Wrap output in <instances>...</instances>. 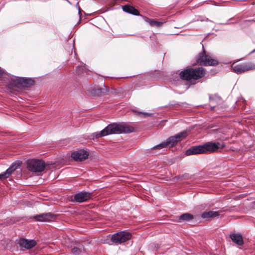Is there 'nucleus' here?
I'll use <instances>...</instances> for the list:
<instances>
[{
    "label": "nucleus",
    "instance_id": "nucleus-1",
    "mask_svg": "<svg viewBox=\"0 0 255 255\" xmlns=\"http://www.w3.org/2000/svg\"><path fill=\"white\" fill-rule=\"evenodd\" d=\"M134 131V128L126 124H113L108 125L100 132L93 134V137L98 138L110 134L129 133Z\"/></svg>",
    "mask_w": 255,
    "mask_h": 255
},
{
    "label": "nucleus",
    "instance_id": "nucleus-2",
    "mask_svg": "<svg viewBox=\"0 0 255 255\" xmlns=\"http://www.w3.org/2000/svg\"><path fill=\"white\" fill-rule=\"evenodd\" d=\"M221 143L208 142L202 145L194 146L186 151V155H191L198 154H205L217 152L220 148Z\"/></svg>",
    "mask_w": 255,
    "mask_h": 255
},
{
    "label": "nucleus",
    "instance_id": "nucleus-3",
    "mask_svg": "<svg viewBox=\"0 0 255 255\" xmlns=\"http://www.w3.org/2000/svg\"><path fill=\"white\" fill-rule=\"evenodd\" d=\"M205 75L204 69L202 67H199L196 69L187 68L180 73L181 79L187 81L191 80H197Z\"/></svg>",
    "mask_w": 255,
    "mask_h": 255
},
{
    "label": "nucleus",
    "instance_id": "nucleus-4",
    "mask_svg": "<svg viewBox=\"0 0 255 255\" xmlns=\"http://www.w3.org/2000/svg\"><path fill=\"white\" fill-rule=\"evenodd\" d=\"M34 84V81L30 78L13 76L8 81V85L20 89H25Z\"/></svg>",
    "mask_w": 255,
    "mask_h": 255
},
{
    "label": "nucleus",
    "instance_id": "nucleus-5",
    "mask_svg": "<svg viewBox=\"0 0 255 255\" xmlns=\"http://www.w3.org/2000/svg\"><path fill=\"white\" fill-rule=\"evenodd\" d=\"M188 135L187 131L181 132L175 136H171L168 139L162 143L153 147L154 149H160L167 146L173 147L178 142L184 139Z\"/></svg>",
    "mask_w": 255,
    "mask_h": 255
},
{
    "label": "nucleus",
    "instance_id": "nucleus-6",
    "mask_svg": "<svg viewBox=\"0 0 255 255\" xmlns=\"http://www.w3.org/2000/svg\"><path fill=\"white\" fill-rule=\"evenodd\" d=\"M196 61L198 63L205 66H215L219 63L217 59H214L210 55L207 54L204 50L198 54Z\"/></svg>",
    "mask_w": 255,
    "mask_h": 255
},
{
    "label": "nucleus",
    "instance_id": "nucleus-7",
    "mask_svg": "<svg viewBox=\"0 0 255 255\" xmlns=\"http://www.w3.org/2000/svg\"><path fill=\"white\" fill-rule=\"evenodd\" d=\"M46 164L44 161L39 159H31L27 161V169L33 172H41L45 168Z\"/></svg>",
    "mask_w": 255,
    "mask_h": 255
},
{
    "label": "nucleus",
    "instance_id": "nucleus-8",
    "mask_svg": "<svg viewBox=\"0 0 255 255\" xmlns=\"http://www.w3.org/2000/svg\"><path fill=\"white\" fill-rule=\"evenodd\" d=\"M233 72L237 74L243 73L246 71L255 69V64L252 62H247L235 65V63L231 65Z\"/></svg>",
    "mask_w": 255,
    "mask_h": 255
},
{
    "label": "nucleus",
    "instance_id": "nucleus-9",
    "mask_svg": "<svg viewBox=\"0 0 255 255\" xmlns=\"http://www.w3.org/2000/svg\"><path fill=\"white\" fill-rule=\"evenodd\" d=\"M131 236L129 233L122 232L114 234L111 240L116 244H121L130 239Z\"/></svg>",
    "mask_w": 255,
    "mask_h": 255
},
{
    "label": "nucleus",
    "instance_id": "nucleus-10",
    "mask_svg": "<svg viewBox=\"0 0 255 255\" xmlns=\"http://www.w3.org/2000/svg\"><path fill=\"white\" fill-rule=\"evenodd\" d=\"M89 153L83 149L79 150L73 152L71 157L76 161H82L88 158Z\"/></svg>",
    "mask_w": 255,
    "mask_h": 255
},
{
    "label": "nucleus",
    "instance_id": "nucleus-11",
    "mask_svg": "<svg viewBox=\"0 0 255 255\" xmlns=\"http://www.w3.org/2000/svg\"><path fill=\"white\" fill-rule=\"evenodd\" d=\"M33 218L40 222H51L55 220L56 216L51 213H48L35 215L33 217Z\"/></svg>",
    "mask_w": 255,
    "mask_h": 255
},
{
    "label": "nucleus",
    "instance_id": "nucleus-12",
    "mask_svg": "<svg viewBox=\"0 0 255 255\" xmlns=\"http://www.w3.org/2000/svg\"><path fill=\"white\" fill-rule=\"evenodd\" d=\"M115 92V90H108L107 87L103 85V87L101 88L95 87L91 90V93L94 96H101L104 95L113 94Z\"/></svg>",
    "mask_w": 255,
    "mask_h": 255
},
{
    "label": "nucleus",
    "instance_id": "nucleus-13",
    "mask_svg": "<svg viewBox=\"0 0 255 255\" xmlns=\"http://www.w3.org/2000/svg\"><path fill=\"white\" fill-rule=\"evenodd\" d=\"M70 248L71 253L75 255H79L86 252L84 246L79 242L73 243Z\"/></svg>",
    "mask_w": 255,
    "mask_h": 255
},
{
    "label": "nucleus",
    "instance_id": "nucleus-14",
    "mask_svg": "<svg viewBox=\"0 0 255 255\" xmlns=\"http://www.w3.org/2000/svg\"><path fill=\"white\" fill-rule=\"evenodd\" d=\"M18 244L21 248L29 250L35 246L36 242L33 240H28L25 239H20L18 241Z\"/></svg>",
    "mask_w": 255,
    "mask_h": 255
},
{
    "label": "nucleus",
    "instance_id": "nucleus-15",
    "mask_svg": "<svg viewBox=\"0 0 255 255\" xmlns=\"http://www.w3.org/2000/svg\"><path fill=\"white\" fill-rule=\"evenodd\" d=\"M19 165L20 163L19 162L13 163L4 173L0 174V180L8 177L10 175H11V174L19 166Z\"/></svg>",
    "mask_w": 255,
    "mask_h": 255
},
{
    "label": "nucleus",
    "instance_id": "nucleus-16",
    "mask_svg": "<svg viewBox=\"0 0 255 255\" xmlns=\"http://www.w3.org/2000/svg\"><path fill=\"white\" fill-rule=\"evenodd\" d=\"M91 197L90 194L88 192H81L75 195V200L78 202L87 201Z\"/></svg>",
    "mask_w": 255,
    "mask_h": 255
},
{
    "label": "nucleus",
    "instance_id": "nucleus-17",
    "mask_svg": "<svg viewBox=\"0 0 255 255\" xmlns=\"http://www.w3.org/2000/svg\"><path fill=\"white\" fill-rule=\"evenodd\" d=\"M230 238L234 243L239 246L244 244L243 237L240 234L232 233L230 235Z\"/></svg>",
    "mask_w": 255,
    "mask_h": 255
},
{
    "label": "nucleus",
    "instance_id": "nucleus-18",
    "mask_svg": "<svg viewBox=\"0 0 255 255\" xmlns=\"http://www.w3.org/2000/svg\"><path fill=\"white\" fill-rule=\"evenodd\" d=\"M122 9L124 11L134 15H138L139 14L138 11L130 5H125L123 6Z\"/></svg>",
    "mask_w": 255,
    "mask_h": 255
},
{
    "label": "nucleus",
    "instance_id": "nucleus-19",
    "mask_svg": "<svg viewBox=\"0 0 255 255\" xmlns=\"http://www.w3.org/2000/svg\"><path fill=\"white\" fill-rule=\"evenodd\" d=\"M220 213L217 211H210L202 213L201 217L203 218H213L219 216Z\"/></svg>",
    "mask_w": 255,
    "mask_h": 255
},
{
    "label": "nucleus",
    "instance_id": "nucleus-20",
    "mask_svg": "<svg viewBox=\"0 0 255 255\" xmlns=\"http://www.w3.org/2000/svg\"><path fill=\"white\" fill-rule=\"evenodd\" d=\"M209 100L211 103H217L220 104L222 102V99L220 96L217 94H214L209 96Z\"/></svg>",
    "mask_w": 255,
    "mask_h": 255
},
{
    "label": "nucleus",
    "instance_id": "nucleus-21",
    "mask_svg": "<svg viewBox=\"0 0 255 255\" xmlns=\"http://www.w3.org/2000/svg\"><path fill=\"white\" fill-rule=\"evenodd\" d=\"M76 72L79 75H82L85 73H87L88 72V69H87L85 64L77 66L76 69Z\"/></svg>",
    "mask_w": 255,
    "mask_h": 255
},
{
    "label": "nucleus",
    "instance_id": "nucleus-22",
    "mask_svg": "<svg viewBox=\"0 0 255 255\" xmlns=\"http://www.w3.org/2000/svg\"><path fill=\"white\" fill-rule=\"evenodd\" d=\"M193 219V216L189 213H185L179 217V219L183 221H190Z\"/></svg>",
    "mask_w": 255,
    "mask_h": 255
},
{
    "label": "nucleus",
    "instance_id": "nucleus-23",
    "mask_svg": "<svg viewBox=\"0 0 255 255\" xmlns=\"http://www.w3.org/2000/svg\"><path fill=\"white\" fill-rule=\"evenodd\" d=\"M149 23L151 25L156 26L157 27L160 26L163 24L162 22L156 21L154 19H150L149 21Z\"/></svg>",
    "mask_w": 255,
    "mask_h": 255
},
{
    "label": "nucleus",
    "instance_id": "nucleus-24",
    "mask_svg": "<svg viewBox=\"0 0 255 255\" xmlns=\"http://www.w3.org/2000/svg\"><path fill=\"white\" fill-rule=\"evenodd\" d=\"M3 77H4V78H7L8 82L10 78L11 77H12V76H9L8 75H6L5 73H4V71L0 67V78H2Z\"/></svg>",
    "mask_w": 255,
    "mask_h": 255
},
{
    "label": "nucleus",
    "instance_id": "nucleus-25",
    "mask_svg": "<svg viewBox=\"0 0 255 255\" xmlns=\"http://www.w3.org/2000/svg\"><path fill=\"white\" fill-rule=\"evenodd\" d=\"M137 116L141 118H144L148 117H151V114L150 113H137Z\"/></svg>",
    "mask_w": 255,
    "mask_h": 255
},
{
    "label": "nucleus",
    "instance_id": "nucleus-26",
    "mask_svg": "<svg viewBox=\"0 0 255 255\" xmlns=\"http://www.w3.org/2000/svg\"><path fill=\"white\" fill-rule=\"evenodd\" d=\"M225 143H221V145H220V147L223 148L225 147Z\"/></svg>",
    "mask_w": 255,
    "mask_h": 255
},
{
    "label": "nucleus",
    "instance_id": "nucleus-27",
    "mask_svg": "<svg viewBox=\"0 0 255 255\" xmlns=\"http://www.w3.org/2000/svg\"><path fill=\"white\" fill-rule=\"evenodd\" d=\"M78 9H79V12H78V13L79 14V16H80V18L81 17V14H80V7H79L78 8Z\"/></svg>",
    "mask_w": 255,
    "mask_h": 255
},
{
    "label": "nucleus",
    "instance_id": "nucleus-28",
    "mask_svg": "<svg viewBox=\"0 0 255 255\" xmlns=\"http://www.w3.org/2000/svg\"><path fill=\"white\" fill-rule=\"evenodd\" d=\"M131 112H138V111L136 110H135V109H132V110H131Z\"/></svg>",
    "mask_w": 255,
    "mask_h": 255
},
{
    "label": "nucleus",
    "instance_id": "nucleus-29",
    "mask_svg": "<svg viewBox=\"0 0 255 255\" xmlns=\"http://www.w3.org/2000/svg\"><path fill=\"white\" fill-rule=\"evenodd\" d=\"M214 108H215V107H214V106H213V107H211V110H214Z\"/></svg>",
    "mask_w": 255,
    "mask_h": 255
},
{
    "label": "nucleus",
    "instance_id": "nucleus-30",
    "mask_svg": "<svg viewBox=\"0 0 255 255\" xmlns=\"http://www.w3.org/2000/svg\"><path fill=\"white\" fill-rule=\"evenodd\" d=\"M254 52H255V49H254V50L251 52V53H254Z\"/></svg>",
    "mask_w": 255,
    "mask_h": 255
},
{
    "label": "nucleus",
    "instance_id": "nucleus-31",
    "mask_svg": "<svg viewBox=\"0 0 255 255\" xmlns=\"http://www.w3.org/2000/svg\"><path fill=\"white\" fill-rule=\"evenodd\" d=\"M68 2L70 3V1L68 0H66Z\"/></svg>",
    "mask_w": 255,
    "mask_h": 255
},
{
    "label": "nucleus",
    "instance_id": "nucleus-32",
    "mask_svg": "<svg viewBox=\"0 0 255 255\" xmlns=\"http://www.w3.org/2000/svg\"><path fill=\"white\" fill-rule=\"evenodd\" d=\"M229 24V23H224V24Z\"/></svg>",
    "mask_w": 255,
    "mask_h": 255
}]
</instances>
